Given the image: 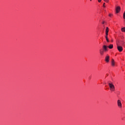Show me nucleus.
<instances>
[{
    "instance_id": "1",
    "label": "nucleus",
    "mask_w": 125,
    "mask_h": 125,
    "mask_svg": "<svg viewBox=\"0 0 125 125\" xmlns=\"http://www.w3.org/2000/svg\"><path fill=\"white\" fill-rule=\"evenodd\" d=\"M108 85L109 86L110 90H111V91H115V88L114 84H113L112 83H109Z\"/></svg>"
},
{
    "instance_id": "2",
    "label": "nucleus",
    "mask_w": 125,
    "mask_h": 125,
    "mask_svg": "<svg viewBox=\"0 0 125 125\" xmlns=\"http://www.w3.org/2000/svg\"><path fill=\"white\" fill-rule=\"evenodd\" d=\"M117 49L119 52H122L123 51V47L119 46V44L117 43Z\"/></svg>"
},
{
    "instance_id": "3",
    "label": "nucleus",
    "mask_w": 125,
    "mask_h": 125,
    "mask_svg": "<svg viewBox=\"0 0 125 125\" xmlns=\"http://www.w3.org/2000/svg\"><path fill=\"white\" fill-rule=\"evenodd\" d=\"M110 59V56L109 55H106L105 58V61L106 63H108Z\"/></svg>"
},
{
    "instance_id": "4",
    "label": "nucleus",
    "mask_w": 125,
    "mask_h": 125,
    "mask_svg": "<svg viewBox=\"0 0 125 125\" xmlns=\"http://www.w3.org/2000/svg\"><path fill=\"white\" fill-rule=\"evenodd\" d=\"M117 104H118V107L122 108V102H121V100H118L117 101Z\"/></svg>"
},
{
    "instance_id": "5",
    "label": "nucleus",
    "mask_w": 125,
    "mask_h": 125,
    "mask_svg": "<svg viewBox=\"0 0 125 125\" xmlns=\"http://www.w3.org/2000/svg\"><path fill=\"white\" fill-rule=\"evenodd\" d=\"M116 13H119V12L121 11V7L119 6L116 7Z\"/></svg>"
},
{
    "instance_id": "6",
    "label": "nucleus",
    "mask_w": 125,
    "mask_h": 125,
    "mask_svg": "<svg viewBox=\"0 0 125 125\" xmlns=\"http://www.w3.org/2000/svg\"><path fill=\"white\" fill-rule=\"evenodd\" d=\"M103 48L104 49V51H108V49L107 48V46L104 45L103 46Z\"/></svg>"
},
{
    "instance_id": "7",
    "label": "nucleus",
    "mask_w": 125,
    "mask_h": 125,
    "mask_svg": "<svg viewBox=\"0 0 125 125\" xmlns=\"http://www.w3.org/2000/svg\"><path fill=\"white\" fill-rule=\"evenodd\" d=\"M115 65V61L114 60V59L112 60L111 61V65L114 67Z\"/></svg>"
},
{
    "instance_id": "8",
    "label": "nucleus",
    "mask_w": 125,
    "mask_h": 125,
    "mask_svg": "<svg viewBox=\"0 0 125 125\" xmlns=\"http://www.w3.org/2000/svg\"><path fill=\"white\" fill-rule=\"evenodd\" d=\"M104 51H102V50H100V53L101 55H103L104 54Z\"/></svg>"
},
{
    "instance_id": "9",
    "label": "nucleus",
    "mask_w": 125,
    "mask_h": 125,
    "mask_svg": "<svg viewBox=\"0 0 125 125\" xmlns=\"http://www.w3.org/2000/svg\"><path fill=\"white\" fill-rule=\"evenodd\" d=\"M108 47H109L110 49H112V48H113V44H110L109 46H108Z\"/></svg>"
},
{
    "instance_id": "10",
    "label": "nucleus",
    "mask_w": 125,
    "mask_h": 125,
    "mask_svg": "<svg viewBox=\"0 0 125 125\" xmlns=\"http://www.w3.org/2000/svg\"><path fill=\"white\" fill-rule=\"evenodd\" d=\"M121 31L124 33H125V27H123L122 28H121Z\"/></svg>"
},
{
    "instance_id": "11",
    "label": "nucleus",
    "mask_w": 125,
    "mask_h": 125,
    "mask_svg": "<svg viewBox=\"0 0 125 125\" xmlns=\"http://www.w3.org/2000/svg\"><path fill=\"white\" fill-rule=\"evenodd\" d=\"M105 33H109V28L108 27L106 28Z\"/></svg>"
},
{
    "instance_id": "12",
    "label": "nucleus",
    "mask_w": 125,
    "mask_h": 125,
    "mask_svg": "<svg viewBox=\"0 0 125 125\" xmlns=\"http://www.w3.org/2000/svg\"><path fill=\"white\" fill-rule=\"evenodd\" d=\"M105 39H106V42H109V39H108V36H105Z\"/></svg>"
},
{
    "instance_id": "13",
    "label": "nucleus",
    "mask_w": 125,
    "mask_h": 125,
    "mask_svg": "<svg viewBox=\"0 0 125 125\" xmlns=\"http://www.w3.org/2000/svg\"><path fill=\"white\" fill-rule=\"evenodd\" d=\"M120 43L122 45H124L125 43V42H124V41H121L120 42Z\"/></svg>"
},
{
    "instance_id": "14",
    "label": "nucleus",
    "mask_w": 125,
    "mask_h": 125,
    "mask_svg": "<svg viewBox=\"0 0 125 125\" xmlns=\"http://www.w3.org/2000/svg\"><path fill=\"white\" fill-rule=\"evenodd\" d=\"M123 18H124V19H125V11L123 14Z\"/></svg>"
},
{
    "instance_id": "15",
    "label": "nucleus",
    "mask_w": 125,
    "mask_h": 125,
    "mask_svg": "<svg viewBox=\"0 0 125 125\" xmlns=\"http://www.w3.org/2000/svg\"><path fill=\"white\" fill-rule=\"evenodd\" d=\"M113 16V14H109V17H111V16Z\"/></svg>"
},
{
    "instance_id": "16",
    "label": "nucleus",
    "mask_w": 125,
    "mask_h": 125,
    "mask_svg": "<svg viewBox=\"0 0 125 125\" xmlns=\"http://www.w3.org/2000/svg\"><path fill=\"white\" fill-rule=\"evenodd\" d=\"M105 37H108V33L105 32Z\"/></svg>"
},
{
    "instance_id": "17",
    "label": "nucleus",
    "mask_w": 125,
    "mask_h": 125,
    "mask_svg": "<svg viewBox=\"0 0 125 125\" xmlns=\"http://www.w3.org/2000/svg\"><path fill=\"white\" fill-rule=\"evenodd\" d=\"M103 7H106V6H105V3H104L103 4Z\"/></svg>"
},
{
    "instance_id": "18",
    "label": "nucleus",
    "mask_w": 125,
    "mask_h": 125,
    "mask_svg": "<svg viewBox=\"0 0 125 125\" xmlns=\"http://www.w3.org/2000/svg\"><path fill=\"white\" fill-rule=\"evenodd\" d=\"M102 0H98V2H101Z\"/></svg>"
},
{
    "instance_id": "19",
    "label": "nucleus",
    "mask_w": 125,
    "mask_h": 125,
    "mask_svg": "<svg viewBox=\"0 0 125 125\" xmlns=\"http://www.w3.org/2000/svg\"><path fill=\"white\" fill-rule=\"evenodd\" d=\"M105 2H108V0H104Z\"/></svg>"
},
{
    "instance_id": "20",
    "label": "nucleus",
    "mask_w": 125,
    "mask_h": 125,
    "mask_svg": "<svg viewBox=\"0 0 125 125\" xmlns=\"http://www.w3.org/2000/svg\"><path fill=\"white\" fill-rule=\"evenodd\" d=\"M102 24H105V21H103V22H102Z\"/></svg>"
},
{
    "instance_id": "21",
    "label": "nucleus",
    "mask_w": 125,
    "mask_h": 125,
    "mask_svg": "<svg viewBox=\"0 0 125 125\" xmlns=\"http://www.w3.org/2000/svg\"><path fill=\"white\" fill-rule=\"evenodd\" d=\"M90 0V1H91V0Z\"/></svg>"
},
{
    "instance_id": "22",
    "label": "nucleus",
    "mask_w": 125,
    "mask_h": 125,
    "mask_svg": "<svg viewBox=\"0 0 125 125\" xmlns=\"http://www.w3.org/2000/svg\"><path fill=\"white\" fill-rule=\"evenodd\" d=\"M111 42H113V40H111Z\"/></svg>"
}]
</instances>
